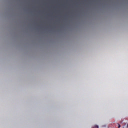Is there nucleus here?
<instances>
[{"label":"nucleus","instance_id":"nucleus-1","mask_svg":"<svg viewBox=\"0 0 128 128\" xmlns=\"http://www.w3.org/2000/svg\"><path fill=\"white\" fill-rule=\"evenodd\" d=\"M118 128H120V124L118 125Z\"/></svg>","mask_w":128,"mask_h":128}]
</instances>
